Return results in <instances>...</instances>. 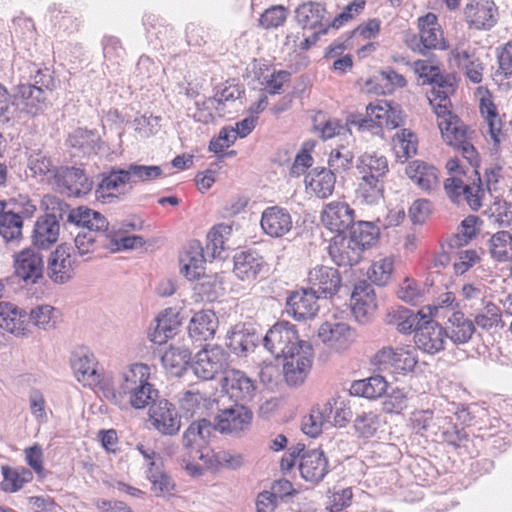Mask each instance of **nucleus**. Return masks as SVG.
<instances>
[{
	"label": "nucleus",
	"instance_id": "1",
	"mask_svg": "<svg viewBox=\"0 0 512 512\" xmlns=\"http://www.w3.org/2000/svg\"><path fill=\"white\" fill-rule=\"evenodd\" d=\"M263 344L275 358L284 359V377L289 385L303 383L312 366V346L299 339L295 325L288 321L275 323Z\"/></svg>",
	"mask_w": 512,
	"mask_h": 512
},
{
	"label": "nucleus",
	"instance_id": "2",
	"mask_svg": "<svg viewBox=\"0 0 512 512\" xmlns=\"http://www.w3.org/2000/svg\"><path fill=\"white\" fill-rule=\"evenodd\" d=\"M150 368L143 363H135L123 374L117 392L112 400L119 406L130 405L134 409L151 406L159 398V391L149 383Z\"/></svg>",
	"mask_w": 512,
	"mask_h": 512
},
{
	"label": "nucleus",
	"instance_id": "3",
	"mask_svg": "<svg viewBox=\"0 0 512 512\" xmlns=\"http://www.w3.org/2000/svg\"><path fill=\"white\" fill-rule=\"evenodd\" d=\"M29 82L19 83L12 89V99L15 107L23 105L27 113L35 114L45 107L47 95L55 89L53 72L47 68H41L35 63L27 66Z\"/></svg>",
	"mask_w": 512,
	"mask_h": 512
},
{
	"label": "nucleus",
	"instance_id": "4",
	"mask_svg": "<svg viewBox=\"0 0 512 512\" xmlns=\"http://www.w3.org/2000/svg\"><path fill=\"white\" fill-rule=\"evenodd\" d=\"M67 220L77 227L88 228L105 236L109 248L113 251L137 249L143 247L145 240L138 235H129L117 239L115 226L110 227L107 218L100 212L87 206H79L68 212Z\"/></svg>",
	"mask_w": 512,
	"mask_h": 512
},
{
	"label": "nucleus",
	"instance_id": "5",
	"mask_svg": "<svg viewBox=\"0 0 512 512\" xmlns=\"http://www.w3.org/2000/svg\"><path fill=\"white\" fill-rule=\"evenodd\" d=\"M400 110L392 107L386 100H377L366 107V114H350L347 125L360 131H370L379 134L383 127L395 129L402 123Z\"/></svg>",
	"mask_w": 512,
	"mask_h": 512
},
{
	"label": "nucleus",
	"instance_id": "6",
	"mask_svg": "<svg viewBox=\"0 0 512 512\" xmlns=\"http://www.w3.org/2000/svg\"><path fill=\"white\" fill-rule=\"evenodd\" d=\"M58 207H52V211L39 217L34 225L32 243L39 249H48L55 244L59 237L60 221L71 224L67 220L68 212L74 208L57 202Z\"/></svg>",
	"mask_w": 512,
	"mask_h": 512
},
{
	"label": "nucleus",
	"instance_id": "7",
	"mask_svg": "<svg viewBox=\"0 0 512 512\" xmlns=\"http://www.w3.org/2000/svg\"><path fill=\"white\" fill-rule=\"evenodd\" d=\"M229 358V353L223 347L206 344L196 353L191 367L198 378L212 380L229 369Z\"/></svg>",
	"mask_w": 512,
	"mask_h": 512
},
{
	"label": "nucleus",
	"instance_id": "8",
	"mask_svg": "<svg viewBox=\"0 0 512 512\" xmlns=\"http://www.w3.org/2000/svg\"><path fill=\"white\" fill-rule=\"evenodd\" d=\"M417 363L418 359L412 351L390 346L378 350L371 359V364L376 370L396 375L413 372Z\"/></svg>",
	"mask_w": 512,
	"mask_h": 512
},
{
	"label": "nucleus",
	"instance_id": "9",
	"mask_svg": "<svg viewBox=\"0 0 512 512\" xmlns=\"http://www.w3.org/2000/svg\"><path fill=\"white\" fill-rule=\"evenodd\" d=\"M55 189L66 197H81L93 188V181L78 167H56L53 175Z\"/></svg>",
	"mask_w": 512,
	"mask_h": 512
},
{
	"label": "nucleus",
	"instance_id": "10",
	"mask_svg": "<svg viewBox=\"0 0 512 512\" xmlns=\"http://www.w3.org/2000/svg\"><path fill=\"white\" fill-rule=\"evenodd\" d=\"M212 422L206 417L199 418L192 422L182 435L183 448L190 457H197L205 460L209 457L208 443L214 433Z\"/></svg>",
	"mask_w": 512,
	"mask_h": 512
},
{
	"label": "nucleus",
	"instance_id": "11",
	"mask_svg": "<svg viewBox=\"0 0 512 512\" xmlns=\"http://www.w3.org/2000/svg\"><path fill=\"white\" fill-rule=\"evenodd\" d=\"M14 275L26 286L37 284L44 275V261L40 252L26 248L14 255Z\"/></svg>",
	"mask_w": 512,
	"mask_h": 512
},
{
	"label": "nucleus",
	"instance_id": "12",
	"mask_svg": "<svg viewBox=\"0 0 512 512\" xmlns=\"http://www.w3.org/2000/svg\"><path fill=\"white\" fill-rule=\"evenodd\" d=\"M218 413L214 417V431L221 433H233L246 429L252 421V411L245 404L236 403L230 407L219 409L215 405Z\"/></svg>",
	"mask_w": 512,
	"mask_h": 512
},
{
	"label": "nucleus",
	"instance_id": "13",
	"mask_svg": "<svg viewBox=\"0 0 512 512\" xmlns=\"http://www.w3.org/2000/svg\"><path fill=\"white\" fill-rule=\"evenodd\" d=\"M149 420L162 435H176L181 427V416L175 405L167 399H158L150 406Z\"/></svg>",
	"mask_w": 512,
	"mask_h": 512
},
{
	"label": "nucleus",
	"instance_id": "14",
	"mask_svg": "<svg viewBox=\"0 0 512 512\" xmlns=\"http://www.w3.org/2000/svg\"><path fill=\"white\" fill-rule=\"evenodd\" d=\"M221 385L230 399L241 404L251 401L257 388L255 380L238 369H228L221 380Z\"/></svg>",
	"mask_w": 512,
	"mask_h": 512
},
{
	"label": "nucleus",
	"instance_id": "15",
	"mask_svg": "<svg viewBox=\"0 0 512 512\" xmlns=\"http://www.w3.org/2000/svg\"><path fill=\"white\" fill-rule=\"evenodd\" d=\"M99 182L95 188L96 199L103 204H114L120 201L115 192L130 181L127 169L110 167L98 175Z\"/></svg>",
	"mask_w": 512,
	"mask_h": 512
},
{
	"label": "nucleus",
	"instance_id": "16",
	"mask_svg": "<svg viewBox=\"0 0 512 512\" xmlns=\"http://www.w3.org/2000/svg\"><path fill=\"white\" fill-rule=\"evenodd\" d=\"M307 281L309 287L316 292L320 298H332L336 295L341 286L342 278L336 268L317 265L308 272Z\"/></svg>",
	"mask_w": 512,
	"mask_h": 512
},
{
	"label": "nucleus",
	"instance_id": "17",
	"mask_svg": "<svg viewBox=\"0 0 512 512\" xmlns=\"http://www.w3.org/2000/svg\"><path fill=\"white\" fill-rule=\"evenodd\" d=\"M318 299L310 287L292 291L286 299V313L298 321L311 319L319 309Z\"/></svg>",
	"mask_w": 512,
	"mask_h": 512
},
{
	"label": "nucleus",
	"instance_id": "18",
	"mask_svg": "<svg viewBox=\"0 0 512 512\" xmlns=\"http://www.w3.org/2000/svg\"><path fill=\"white\" fill-rule=\"evenodd\" d=\"M446 334L444 327L438 322L425 318L421 326L416 329L414 341L420 350L434 355L445 349Z\"/></svg>",
	"mask_w": 512,
	"mask_h": 512
},
{
	"label": "nucleus",
	"instance_id": "19",
	"mask_svg": "<svg viewBox=\"0 0 512 512\" xmlns=\"http://www.w3.org/2000/svg\"><path fill=\"white\" fill-rule=\"evenodd\" d=\"M75 258L72 257L70 247L66 244L58 245L47 261V275L52 282L64 284L74 275Z\"/></svg>",
	"mask_w": 512,
	"mask_h": 512
},
{
	"label": "nucleus",
	"instance_id": "20",
	"mask_svg": "<svg viewBox=\"0 0 512 512\" xmlns=\"http://www.w3.org/2000/svg\"><path fill=\"white\" fill-rule=\"evenodd\" d=\"M350 302L356 320L365 323L377 308L376 294L372 284L366 280L358 281L354 286Z\"/></svg>",
	"mask_w": 512,
	"mask_h": 512
},
{
	"label": "nucleus",
	"instance_id": "21",
	"mask_svg": "<svg viewBox=\"0 0 512 512\" xmlns=\"http://www.w3.org/2000/svg\"><path fill=\"white\" fill-rule=\"evenodd\" d=\"M464 15L470 27L489 30L497 22L498 9L492 0H473L466 5Z\"/></svg>",
	"mask_w": 512,
	"mask_h": 512
},
{
	"label": "nucleus",
	"instance_id": "22",
	"mask_svg": "<svg viewBox=\"0 0 512 512\" xmlns=\"http://www.w3.org/2000/svg\"><path fill=\"white\" fill-rule=\"evenodd\" d=\"M260 225L266 235L271 238H281L292 230L293 221L286 208L275 205L264 209Z\"/></svg>",
	"mask_w": 512,
	"mask_h": 512
},
{
	"label": "nucleus",
	"instance_id": "23",
	"mask_svg": "<svg viewBox=\"0 0 512 512\" xmlns=\"http://www.w3.org/2000/svg\"><path fill=\"white\" fill-rule=\"evenodd\" d=\"M259 335L251 324L238 323L232 327L226 337V346L239 357L246 356L256 348Z\"/></svg>",
	"mask_w": 512,
	"mask_h": 512
},
{
	"label": "nucleus",
	"instance_id": "24",
	"mask_svg": "<svg viewBox=\"0 0 512 512\" xmlns=\"http://www.w3.org/2000/svg\"><path fill=\"white\" fill-rule=\"evenodd\" d=\"M328 253L332 261L340 267L357 265L362 258L361 248L347 234H336L328 246Z\"/></svg>",
	"mask_w": 512,
	"mask_h": 512
},
{
	"label": "nucleus",
	"instance_id": "25",
	"mask_svg": "<svg viewBox=\"0 0 512 512\" xmlns=\"http://www.w3.org/2000/svg\"><path fill=\"white\" fill-rule=\"evenodd\" d=\"M218 324V318L213 311L201 310L195 313L189 322L188 338L192 343L202 346L204 342L213 339Z\"/></svg>",
	"mask_w": 512,
	"mask_h": 512
},
{
	"label": "nucleus",
	"instance_id": "26",
	"mask_svg": "<svg viewBox=\"0 0 512 512\" xmlns=\"http://www.w3.org/2000/svg\"><path fill=\"white\" fill-rule=\"evenodd\" d=\"M322 223L337 234H347L354 223V210L345 202H331L326 205Z\"/></svg>",
	"mask_w": 512,
	"mask_h": 512
},
{
	"label": "nucleus",
	"instance_id": "27",
	"mask_svg": "<svg viewBox=\"0 0 512 512\" xmlns=\"http://www.w3.org/2000/svg\"><path fill=\"white\" fill-rule=\"evenodd\" d=\"M300 474L303 479L311 483H319L327 475L328 460L320 449L304 451L299 464Z\"/></svg>",
	"mask_w": 512,
	"mask_h": 512
},
{
	"label": "nucleus",
	"instance_id": "28",
	"mask_svg": "<svg viewBox=\"0 0 512 512\" xmlns=\"http://www.w3.org/2000/svg\"><path fill=\"white\" fill-rule=\"evenodd\" d=\"M27 317L24 309L10 302H0V328L15 336H25L28 332Z\"/></svg>",
	"mask_w": 512,
	"mask_h": 512
},
{
	"label": "nucleus",
	"instance_id": "29",
	"mask_svg": "<svg viewBox=\"0 0 512 512\" xmlns=\"http://www.w3.org/2000/svg\"><path fill=\"white\" fill-rule=\"evenodd\" d=\"M318 338L330 348L343 350L348 347L352 332L344 322L326 321L318 329Z\"/></svg>",
	"mask_w": 512,
	"mask_h": 512
},
{
	"label": "nucleus",
	"instance_id": "30",
	"mask_svg": "<svg viewBox=\"0 0 512 512\" xmlns=\"http://www.w3.org/2000/svg\"><path fill=\"white\" fill-rule=\"evenodd\" d=\"M420 43L417 45L420 53L425 50L441 48L443 44L442 31L435 14L427 13L418 19Z\"/></svg>",
	"mask_w": 512,
	"mask_h": 512
},
{
	"label": "nucleus",
	"instance_id": "31",
	"mask_svg": "<svg viewBox=\"0 0 512 512\" xmlns=\"http://www.w3.org/2000/svg\"><path fill=\"white\" fill-rule=\"evenodd\" d=\"M264 265L265 261L257 251H241L234 256L233 272L238 279L250 281L256 279Z\"/></svg>",
	"mask_w": 512,
	"mask_h": 512
},
{
	"label": "nucleus",
	"instance_id": "32",
	"mask_svg": "<svg viewBox=\"0 0 512 512\" xmlns=\"http://www.w3.org/2000/svg\"><path fill=\"white\" fill-rule=\"evenodd\" d=\"M444 329L447 339L457 346L468 343L476 330L473 320L466 317L461 311H453L448 317Z\"/></svg>",
	"mask_w": 512,
	"mask_h": 512
},
{
	"label": "nucleus",
	"instance_id": "33",
	"mask_svg": "<svg viewBox=\"0 0 512 512\" xmlns=\"http://www.w3.org/2000/svg\"><path fill=\"white\" fill-rule=\"evenodd\" d=\"M431 86V90L427 92V98L430 105L433 106L435 113L438 117L450 115L449 107L451 106V101L449 95L455 91L452 76L447 74L446 77Z\"/></svg>",
	"mask_w": 512,
	"mask_h": 512
},
{
	"label": "nucleus",
	"instance_id": "34",
	"mask_svg": "<svg viewBox=\"0 0 512 512\" xmlns=\"http://www.w3.org/2000/svg\"><path fill=\"white\" fill-rule=\"evenodd\" d=\"M67 145L83 155L97 154L103 142L96 129L77 128L69 134Z\"/></svg>",
	"mask_w": 512,
	"mask_h": 512
},
{
	"label": "nucleus",
	"instance_id": "35",
	"mask_svg": "<svg viewBox=\"0 0 512 512\" xmlns=\"http://www.w3.org/2000/svg\"><path fill=\"white\" fill-rule=\"evenodd\" d=\"M450 62L453 66L464 70L467 78L473 83L482 81V63L474 52L458 46L451 51Z\"/></svg>",
	"mask_w": 512,
	"mask_h": 512
},
{
	"label": "nucleus",
	"instance_id": "36",
	"mask_svg": "<svg viewBox=\"0 0 512 512\" xmlns=\"http://www.w3.org/2000/svg\"><path fill=\"white\" fill-rule=\"evenodd\" d=\"M326 9L318 2H305L300 4L295 10V19L299 26L304 30H320L328 24L323 23Z\"/></svg>",
	"mask_w": 512,
	"mask_h": 512
},
{
	"label": "nucleus",
	"instance_id": "37",
	"mask_svg": "<svg viewBox=\"0 0 512 512\" xmlns=\"http://www.w3.org/2000/svg\"><path fill=\"white\" fill-rule=\"evenodd\" d=\"M155 327L150 329L149 338L156 344H163L172 338L180 325L178 314L171 308L166 309L155 319Z\"/></svg>",
	"mask_w": 512,
	"mask_h": 512
},
{
	"label": "nucleus",
	"instance_id": "38",
	"mask_svg": "<svg viewBox=\"0 0 512 512\" xmlns=\"http://www.w3.org/2000/svg\"><path fill=\"white\" fill-rule=\"evenodd\" d=\"M437 169L424 161H411L406 167L407 176L421 189L429 191L438 183Z\"/></svg>",
	"mask_w": 512,
	"mask_h": 512
},
{
	"label": "nucleus",
	"instance_id": "39",
	"mask_svg": "<svg viewBox=\"0 0 512 512\" xmlns=\"http://www.w3.org/2000/svg\"><path fill=\"white\" fill-rule=\"evenodd\" d=\"M180 409L185 417H193L198 415L204 417L206 410H212L217 402L211 398H207L204 394L196 391H186L179 399Z\"/></svg>",
	"mask_w": 512,
	"mask_h": 512
},
{
	"label": "nucleus",
	"instance_id": "40",
	"mask_svg": "<svg viewBox=\"0 0 512 512\" xmlns=\"http://www.w3.org/2000/svg\"><path fill=\"white\" fill-rule=\"evenodd\" d=\"M336 176L331 169L315 167L305 177V183L310 186L319 198L329 197L335 186Z\"/></svg>",
	"mask_w": 512,
	"mask_h": 512
},
{
	"label": "nucleus",
	"instance_id": "41",
	"mask_svg": "<svg viewBox=\"0 0 512 512\" xmlns=\"http://www.w3.org/2000/svg\"><path fill=\"white\" fill-rule=\"evenodd\" d=\"M388 388V382L381 375H373L369 378L354 381L350 387L352 396H360L375 399L383 396Z\"/></svg>",
	"mask_w": 512,
	"mask_h": 512
},
{
	"label": "nucleus",
	"instance_id": "42",
	"mask_svg": "<svg viewBox=\"0 0 512 512\" xmlns=\"http://www.w3.org/2000/svg\"><path fill=\"white\" fill-rule=\"evenodd\" d=\"M379 235V228L366 221L354 222L347 232V237L361 248L362 253L377 242Z\"/></svg>",
	"mask_w": 512,
	"mask_h": 512
},
{
	"label": "nucleus",
	"instance_id": "43",
	"mask_svg": "<svg viewBox=\"0 0 512 512\" xmlns=\"http://www.w3.org/2000/svg\"><path fill=\"white\" fill-rule=\"evenodd\" d=\"M181 272L188 279H198L204 273L205 258L200 244L194 243L180 257Z\"/></svg>",
	"mask_w": 512,
	"mask_h": 512
},
{
	"label": "nucleus",
	"instance_id": "44",
	"mask_svg": "<svg viewBox=\"0 0 512 512\" xmlns=\"http://www.w3.org/2000/svg\"><path fill=\"white\" fill-rule=\"evenodd\" d=\"M389 324L394 325L401 333L416 332V329L421 326L426 318L421 311L415 313L414 311L400 307L388 314Z\"/></svg>",
	"mask_w": 512,
	"mask_h": 512
},
{
	"label": "nucleus",
	"instance_id": "45",
	"mask_svg": "<svg viewBox=\"0 0 512 512\" xmlns=\"http://www.w3.org/2000/svg\"><path fill=\"white\" fill-rule=\"evenodd\" d=\"M3 480L0 484L1 489L7 493H14L23 488L26 483L33 480V473L26 467L11 468L8 465L1 467Z\"/></svg>",
	"mask_w": 512,
	"mask_h": 512
},
{
	"label": "nucleus",
	"instance_id": "46",
	"mask_svg": "<svg viewBox=\"0 0 512 512\" xmlns=\"http://www.w3.org/2000/svg\"><path fill=\"white\" fill-rule=\"evenodd\" d=\"M356 196L367 205L377 204L384 197L383 179L362 175L356 189Z\"/></svg>",
	"mask_w": 512,
	"mask_h": 512
},
{
	"label": "nucleus",
	"instance_id": "47",
	"mask_svg": "<svg viewBox=\"0 0 512 512\" xmlns=\"http://www.w3.org/2000/svg\"><path fill=\"white\" fill-rule=\"evenodd\" d=\"M191 359L192 351L186 345H171L161 357L163 366L175 375H180L186 366L190 364Z\"/></svg>",
	"mask_w": 512,
	"mask_h": 512
},
{
	"label": "nucleus",
	"instance_id": "48",
	"mask_svg": "<svg viewBox=\"0 0 512 512\" xmlns=\"http://www.w3.org/2000/svg\"><path fill=\"white\" fill-rule=\"evenodd\" d=\"M77 358L73 360L72 367L79 381H89L90 383H99L101 374L97 369L95 356L89 352L78 353Z\"/></svg>",
	"mask_w": 512,
	"mask_h": 512
},
{
	"label": "nucleus",
	"instance_id": "49",
	"mask_svg": "<svg viewBox=\"0 0 512 512\" xmlns=\"http://www.w3.org/2000/svg\"><path fill=\"white\" fill-rule=\"evenodd\" d=\"M356 168L361 175H372L374 178L383 179L389 171L387 158L377 153H365L360 156Z\"/></svg>",
	"mask_w": 512,
	"mask_h": 512
},
{
	"label": "nucleus",
	"instance_id": "50",
	"mask_svg": "<svg viewBox=\"0 0 512 512\" xmlns=\"http://www.w3.org/2000/svg\"><path fill=\"white\" fill-rule=\"evenodd\" d=\"M23 219L19 213L7 211L0 215V236L6 243L18 244L22 238Z\"/></svg>",
	"mask_w": 512,
	"mask_h": 512
},
{
	"label": "nucleus",
	"instance_id": "51",
	"mask_svg": "<svg viewBox=\"0 0 512 512\" xmlns=\"http://www.w3.org/2000/svg\"><path fill=\"white\" fill-rule=\"evenodd\" d=\"M332 412L331 402L325 403L322 409H313L309 415L303 418L302 431L310 437H317L322 431L323 424L330 421Z\"/></svg>",
	"mask_w": 512,
	"mask_h": 512
},
{
	"label": "nucleus",
	"instance_id": "52",
	"mask_svg": "<svg viewBox=\"0 0 512 512\" xmlns=\"http://www.w3.org/2000/svg\"><path fill=\"white\" fill-rule=\"evenodd\" d=\"M104 64L110 73L116 72L120 62L124 59L125 49L114 36H105L102 40Z\"/></svg>",
	"mask_w": 512,
	"mask_h": 512
},
{
	"label": "nucleus",
	"instance_id": "53",
	"mask_svg": "<svg viewBox=\"0 0 512 512\" xmlns=\"http://www.w3.org/2000/svg\"><path fill=\"white\" fill-rule=\"evenodd\" d=\"M231 232L232 227L227 224L214 226L207 235V254H211L212 258H222L221 254L225 250V243Z\"/></svg>",
	"mask_w": 512,
	"mask_h": 512
},
{
	"label": "nucleus",
	"instance_id": "54",
	"mask_svg": "<svg viewBox=\"0 0 512 512\" xmlns=\"http://www.w3.org/2000/svg\"><path fill=\"white\" fill-rule=\"evenodd\" d=\"M490 253L499 262L512 260V234L499 231L490 239Z\"/></svg>",
	"mask_w": 512,
	"mask_h": 512
},
{
	"label": "nucleus",
	"instance_id": "55",
	"mask_svg": "<svg viewBox=\"0 0 512 512\" xmlns=\"http://www.w3.org/2000/svg\"><path fill=\"white\" fill-rule=\"evenodd\" d=\"M86 229L88 232L78 233L74 240L79 256L84 257L94 252L96 244L100 241L101 247L109 248V244L106 243L108 240H105V236H100L94 230Z\"/></svg>",
	"mask_w": 512,
	"mask_h": 512
},
{
	"label": "nucleus",
	"instance_id": "56",
	"mask_svg": "<svg viewBox=\"0 0 512 512\" xmlns=\"http://www.w3.org/2000/svg\"><path fill=\"white\" fill-rule=\"evenodd\" d=\"M380 425L379 417L374 412H362L354 420L356 434L365 439L372 438Z\"/></svg>",
	"mask_w": 512,
	"mask_h": 512
},
{
	"label": "nucleus",
	"instance_id": "57",
	"mask_svg": "<svg viewBox=\"0 0 512 512\" xmlns=\"http://www.w3.org/2000/svg\"><path fill=\"white\" fill-rule=\"evenodd\" d=\"M147 478L151 482L152 489L156 496L169 493L174 488V483L171 478L166 473L159 470L155 461L149 463Z\"/></svg>",
	"mask_w": 512,
	"mask_h": 512
},
{
	"label": "nucleus",
	"instance_id": "58",
	"mask_svg": "<svg viewBox=\"0 0 512 512\" xmlns=\"http://www.w3.org/2000/svg\"><path fill=\"white\" fill-rule=\"evenodd\" d=\"M148 41L156 47L163 41L167 34L164 20L155 14H146L143 19Z\"/></svg>",
	"mask_w": 512,
	"mask_h": 512
},
{
	"label": "nucleus",
	"instance_id": "59",
	"mask_svg": "<svg viewBox=\"0 0 512 512\" xmlns=\"http://www.w3.org/2000/svg\"><path fill=\"white\" fill-rule=\"evenodd\" d=\"M393 272V261L390 258H384L375 262L368 270L369 280L378 285L384 286L388 283Z\"/></svg>",
	"mask_w": 512,
	"mask_h": 512
},
{
	"label": "nucleus",
	"instance_id": "60",
	"mask_svg": "<svg viewBox=\"0 0 512 512\" xmlns=\"http://www.w3.org/2000/svg\"><path fill=\"white\" fill-rule=\"evenodd\" d=\"M478 218L475 216H468L461 222L462 231L461 233H457L453 235L448 240V245L450 248H459L468 244V242L476 236L477 229L476 223Z\"/></svg>",
	"mask_w": 512,
	"mask_h": 512
},
{
	"label": "nucleus",
	"instance_id": "61",
	"mask_svg": "<svg viewBox=\"0 0 512 512\" xmlns=\"http://www.w3.org/2000/svg\"><path fill=\"white\" fill-rule=\"evenodd\" d=\"M54 308L50 305H38L30 310L28 313V324L32 323L34 326L49 330L54 327V321H52V315Z\"/></svg>",
	"mask_w": 512,
	"mask_h": 512
},
{
	"label": "nucleus",
	"instance_id": "62",
	"mask_svg": "<svg viewBox=\"0 0 512 512\" xmlns=\"http://www.w3.org/2000/svg\"><path fill=\"white\" fill-rule=\"evenodd\" d=\"M244 93L245 89L242 85L229 84L225 86L223 89L218 90L213 97L205 99L204 104L217 103L219 107L220 105H224L226 102H234L237 99H241Z\"/></svg>",
	"mask_w": 512,
	"mask_h": 512
},
{
	"label": "nucleus",
	"instance_id": "63",
	"mask_svg": "<svg viewBox=\"0 0 512 512\" xmlns=\"http://www.w3.org/2000/svg\"><path fill=\"white\" fill-rule=\"evenodd\" d=\"M206 463L210 465L211 468L219 469V468H230L237 469L243 464V458L239 454H231L229 451H219L212 455V458Z\"/></svg>",
	"mask_w": 512,
	"mask_h": 512
},
{
	"label": "nucleus",
	"instance_id": "64",
	"mask_svg": "<svg viewBox=\"0 0 512 512\" xmlns=\"http://www.w3.org/2000/svg\"><path fill=\"white\" fill-rule=\"evenodd\" d=\"M287 9L282 5L272 6L264 11L259 22L265 29L277 28L286 21Z\"/></svg>",
	"mask_w": 512,
	"mask_h": 512
}]
</instances>
